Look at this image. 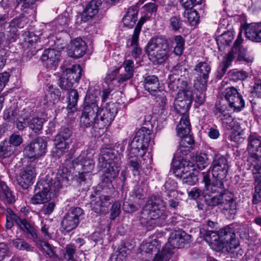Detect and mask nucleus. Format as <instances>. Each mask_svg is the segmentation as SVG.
I'll return each instance as SVG.
<instances>
[{"label":"nucleus","mask_w":261,"mask_h":261,"mask_svg":"<svg viewBox=\"0 0 261 261\" xmlns=\"http://www.w3.org/2000/svg\"><path fill=\"white\" fill-rule=\"evenodd\" d=\"M70 172L67 168L58 169L56 173L48 174L44 179H40L35 186V195L31 197L33 204L44 203L50 200L63 186H67L69 181Z\"/></svg>","instance_id":"1"},{"label":"nucleus","mask_w":261,"mask_h":261,"mask_svg":"<svg viewBox=\"0 0 261 261\" xmlns=\"http://www.w3.org/2000/svg\"><path fill=\"white\" fill-rule=\"evenodd\" d=\"M120 154L112 148H104L98 159L97 167L102 173L101 186L107 187L108 192L112 187V180L118 174Z\"/></svg>","instance_id":"2"},{"label":"nucleus","mask_w":261,"mask_h":261,"mask_svg":"<svg viewBox=\"0 0 261 261\" xmlns=\"http://www.w3.org/2000/svg\"><path fill=\"white\" fill-rule=\"evenodd\" d=\"M149 60L154 65H161L169 58L171 53L168 40L163 37L151 39L146 46Z\"/></svg>","instance_id":"3"},{"label":"nucleus","mask_w":261,"mask_h":261,"mask_svg":"<svg viewBox=\"0 0 261 261\" xmlns=\"http://www.w3.org/2000/svg\"><path fill=\"white\" fill-rule=\"evenodd\" d=\"M146 215H148L150 219H160L161 221H165L167 216L165 202L159 196H150L141 212V220Z\"/></svg>","instance_id":"4"},{"label":"nucleus","mask_w":261,"mask_h":261,"mask_svg":"<svg viewBox=\"0 0 261 261\" xmlns=\"http://www.w3.org/2000/svg\"><path fill=\"white\" fill-rule=\"evenodd\" d=\"M242 42V33L240 32L231 50L229 52L223 60L224 67L222 68L223 73L226 71L231 62L236 58L237 61H243L247 63H251L253 61V57L248 54L246 49L241 45Z\"/></svg>","instance_id":"5"},{"label":"nucleus","mask_w":261,"mask_h":261,"mask_svg":"<svg viewBox=\"0 0 261 261\" xmlns=\"http://www.w3.org/2000/svg\"><path fill=\"white\" fill-rule=\"evenodd\" d=\"M182 85L177 93L174 102V107L177 113L181 115L189 114L193 99V91L191 90L192 83H177Z\"/></svg>","instance_id":"6"},{"label":"nucleus","mask_w":261,"mask_h":261,"mask_svg":"<svg viewBox=\"0 0 261 261\" xmlns=\"http://www.w3.org/2000/svg\"><path fill=\"white\" fill-rule=\"evenodd\" d=\"M99 107L95 100L90 99V97L86 96L84 107L80 118V125L84 127L93 126L97 121Z\"/></svg>","instance_id":"7"},{"label":"nucleus","mask_w":261,"mask_h":261,"mask_svg":"<svg viewBox=\"0 0 261 261\" xmlns=\"http://www.w3.org/2000/svg\"><path fill=\"white\" fill-rule=\"evenodd\" d=\"M150 131L145 127L139 130L136 134L130 144V150L128 154L129 158H133L139 154L140 150L144 151L147 147L150 141Z\"/></svg>","instance_id":"8"},{"label":"nucleus","mask_w":261,"mask_h":261,"mask_svg":"<svg viewBox=\"0 0 261 261\" xmlns=\"http://www.w3.org/2000/svg\"><path fill=\"white\" fill-rule=\"evenodd\" d=\"M99 188L101 190L99 196L91 201V208L93 211L97 214H106L108 213L109 207L111 203L110 201L111 195L113 191V186H112L111 191L108 192L107 187L101 186V182L99 184Z\"/></svg>","instance_id":"9"},{"label":"nucleus","mask_w":261,"mask_h":261,"mask_svg":"<svg viewBox=\"0 0 261 261\" xmlns=\"http://www.w3.org/2000/svg\"><path fill=\"white\" fill-rule=\"evenodd\" d=\"M117 113V109L114 103H107L98 111L95 128L99 129L107 128L111 124Z\"/></svg>","instance_id":"10"},{"label":"nucleus","mask_w":261,"mask_h":261,"mask_svg":"<svg viewBox=\"0 0 261 261\" xmlns=\"http://www.w3.org/2000/svg\"><path fill=\"white\" fill-rule=\"evenodd\" d=\"M47 142L42 137H37L24 148V155L31 161H34L43 155L46 151Z\"/></svg>","instance_id":"11"},{"label":"nucleus","mask_w":261,"mask_h":261,"mask_svg":"<svg viewBox=\"0 0 261 261\" xmlns=\"http://www.w3.org/2000/svg\"><path fill=\"white\" fill-rule=\"evenodd\" d=\"M218 239L222 242L223 247L227 248L228 251L237 248L240 245L239 240L236 237L232 224L220 229L218 231Z\"/></svg>","instance_id":"12"},{"label":"nucleus","mask_w":261,"mask_h":261,"mask_svg":"<svg viewBox=\"0 0 261 261\" xmlns=\"http://www.w3.org/2000/svg\"><path fill=\"white\" fill-rule=\"evenodd\" d=\"M83 214L84 212L80 207L70 208L61 223L62 227L67 232L74 229L80 223V217Z\"/></svg>","instance_id":"13"},{"label":"nucleus","mask_w":261,"mask_h":261,"mask_svg":"<svg viewBox=\"0 0 261 261\" xmlns=\"http://www.w3.org/2000/svg\"><path fill=\"white\" fill-rule=\"evenodd\" d=\"M212 167L213 177L225 178L228 173V165L227 160L224 155L220 154H215Z\"/></svg>","instance_id":"14"},{"label":"nucleus","mask_w":261,"mask_h":261,"mask_svg":"<svg viewBox=\"0 0 261 261\" xmlns=\"http://www.w3.org/2000/svg\"><path fill=\"white\" fill-rule=\"evenodd\" d=\"M224 95L229 106L234 111H240L244 107V100L237 89L233 87L228 88L225 90Z\"/></svg>","instance_id":"15"},{"label":"nucleus","mask_w":261,"mask_h":261,"mask_svg":"<svg viewBox=\"0 0 261 261\" xmlns=\"http://www.w3.org/2000/svg\"><path fill=\"white\" fill-rule=\"evenodd\" d=\"M247 141V150L251 157L256 161H261V137L256 133H251Z\"/></svg>","instance_id":"16"},{"label":"nucleus","mask_w":261,"mask_h":261,"mask_svg":"<svg viewBox=\"0 0 261 261\" xmlns=\"http://www.w3.org/2000/svg\"><path fill=\"white\" fill-rule=\"evenodd\" d=\"M202 181L204 184L207 191L212 193H222L224 191L225 187L223 179L220 178L213 177L211 181L209 172H202Z\"/></svg>","instance_id":"17"},{"label":"nucleus","mask_w":261,"mask_h":261,"mask_svg":"<svg viewBox=\"0 0 261 261\" xmlns=\"http://www.w3.org/2000/svg\"><path fill=\"white\" fill-rule=\"evenodd\" d=\"M61 54L58 50L54 49H45L41 56V60L45 62L47 68L55 69L60 60Z\"/></svg>","instance_id":"18"},{"label":"nucleus","mask_w":261,"mask_h":261,"mask_svg":"<svg viewBox=\"0 0 261 261\" xmlns=\"http://www.w3.org/2000/svg\"><path fill=\"white\" fill-rule=\"evenodd\" d=\"M67 54L69 56L79 58L82 57L86 50V43L81 38H75L71 41L67 47Z\"/></svg>","instance_id":"19"},{"label":"nucleus","mask_w":261,"mask_h":261,"mask_svg":"<svg viewBox=\"0 0 261 261\" xmlns=\"http://www.w3.org/2000/svg\"><path fill=\"white\" fill-rule=\"evenodd\" d=\"M33 115L32 111L29 107H27L22 110L15 108L7 112L4 114V118L9 120H14L16 119H22L24 121H27L30 119Z\"/></svg>","instance_id":"20"},{"label":"nucleus","mask_w":261,"mask_h":261,"mask_svg":"<svg viewBox=\"0 0 261 261\" xmlns=\"http://www.w3.org/2000/svg\"><path fill=\"white\" fill-rule=\"evenodd\" d=\"M35 175V168L28 166L20 173L17 179V182L22 188L27 189L33 184Z\"/></svg>","instance_id":"21"},{"label":"nucleus","mask_w":261,"mask_h":261,"mask_svg":"<svg viewBox=\"0 0 261 261\" xmlns=\"http://www.w3.org/2000/svg\"><path fill=\"white\" fill-rule=\"evenodd\" d=\"M191 239V236L184 231H177L174 234L170 237L169 243L173 248H179L184 247L185 244L189 243Z\"/></svg>","instance_id":"22"},{"label":"nucleus","mask_w":261,"mask_h":261,"mask_svg":"<svg viewBox=\"0 0 261 261\" xmlns=\"http://www.w3.org/2000/svg\"><path fill=\"white\" fill-rule=\"evenodd\" d=\"M102 5L101 0H92L86 6L81 15L82 20L86 21L96 15Z\"/></svg>","instance_id":"23"},{"label":"nucleus","mask_w":261,"mask_h":261,"mask_svg":"<svg viewBox=\"0 0 261 261\" xmlns=\"http://www.w3.org/2000/svg\"><path fill=\"white\" fill-rule=\"evenodd\" d=\"M133 248V246L128 242L122 241L117 251L111 255L110 261H125Z\"/></svg>","instance_id":"24"},{"label":"nucleus","mask_w":261,"mask_h":261,"mask_svg":"<svg viewBox=\"0 0 261 261\" xmlns=\"http://www.w3.org/2000/svg\"><path fill=\"white\" fill-rule=\"evenodd\" d=\"M79 95L77 90L75 89L71 90L68 94L67 97V106L66 108L67 111V118L74 120L75 117L74 114L77 111V103L79 99Z\"/></svg>","instance_id":"25"},{"label":"nucleus","mask_w":261,"mask_h":261,"mask_svg":"<svg viewBox=\"0 0 261 261\" xmlns=\"http://www.w3.org/2000/svg\"><path fill=\"white\" fill-rule=\"evenodd\" d=\"M228 200L227 202L223 203L222 212L226 217L229 219H233L237 213V204L233 198V194L232 193H228Z\"/></svg>","instance_id":"26"},{"label":"nucleus","mask_w":261,"mask_h":261,"mask_svg":"<svg viewBox=\"0 0 261 261\" xmlns=\"http://www.w3.org/2000/svg\"><path fill=\"white\" fill-rule=\"evenodd\" d=\"M82 70L80 65H73L71 69H66L62 74L60 82L77 81L80 80Z\"/></svg>","instance_id":"27"},{"label":"nucleus","mask_w":261,"mask_h":261,"mask_svg":"<svg viewBox=\"0 0 261 261\" xmlns=\"http://www.w3.org/2000/svg\"><path fill=\"white\" fill-rule=\"evenodd\" d=\"M191 130L190 122L189 119V114L181 115L180 121L176 126L177 135L181 137L183 136L189 135Z\"/></svg>","instance_id":"28"},{"label":"nucleus","mask_w":261,"mask_h":261,"mask_svg":"<svg viewBox=\"0 0 261 261\" xmlns=\"http://www.w3.org/2000/svg\"><path fill=\"white\" fill-rule=\"evenodd\" d=\"M122 67L124 69V73L120 75L119 82H125L129 80L134 75V63L130 59H125L123 62Z\"/></svg>","instance_id":"29"},{"label":"nucleus","mask_w":261,"mask_h":261,"mask_svg":"<svg viewBox=\"0 0 261 261\" xmlns=\"http://www.w3.org/2000/svg\"><path fill=\"white\" fill-rule=\"evenodd\" d=\"M0 198L4 202L11 204L15 202V196L6 183L0 181Z\"/></svg>","instance_id":"30"},{"label":"nucleus","mask_w":261,"mask_h":261,"mask_svg":"<svg viewBox=\"0 0 261 261\" xmlns=\"http://www.w3.org/2000/svg\"><path fill=\"white\" fill-rule=\"evenodd\" d=\"M218 120L221 122L222 124H226L231 126V123L233 121V118L229 114L227 111L223 108H217L215 112Z\"/></svg>","instance_id":"31"},{"label":"nucleus","mask_w":261,"mask_h":261,"mask_svg":"<svg viewBox=\"0 0 261 261\" xmlns=\"http://www.w3.org/2000/svg\"><path fill=\"white\" fill-rule=\"evenodd\" d=\"M81 165L83 172L90 173L92 172L95 166V162L90 156H84L80 155L77 159Z\"/></svg>","instance_id":"32"},{"label":"nucleus","mask_w":261,"mask_h":261,"mask_svg":"<svg viewBox=\"0 0 261 261\" xmlns=\"http://www.w3.org/2000/svg\"><path fill=\"white\" fill-rule=\"evenodd\" d=\"M138 11L136 9L130 8L122 19L123 25L129 28H132L137 20Z\"/></svg>","instance_id":"33"},{"label":"nucleus","mask_w":261,"mask_h":261,"mask_svg":"<svg viewBox=\"0 0 261 261\" xmlns=\"http://www.w3.org/2000/svg\"><path fill=\"white\" fill-rule=\"evenodd\" d=\"M246 37L250 40L255 42H260L258 33L257 23H251L247 24L245 28Z\"/></svg>","instance_id":"34"},{"label":"nucleus","mask_w":261,"mask_h":261,"mask_svg":"<svg viewBox=\"0 0 261 261\" xmlns=\"http://www.w3.org/2000/svg\"><path fill=\"white\" fill-rule=\"evenodd\" d=\"M234 35L232 31H228L218 36L216 40L219 49L229 45L234 39Z\"/></svg>","instance_id":"35"},{"label":"nucleus","mask_w":261,"mask_h":261,"mask_svg":"<svg viewBox=\"0 0 261 261\" xmlns=\"http://www.w3.org/2000/svg\"><path fill=\"white\" fill-rule=\"evenodd\" d=\"M6 227L8 229L11 228L14 225L15 222L19 226L23 222V219H20L15 214H14L10 208H7L6 213Z\"/></svg>","instance_id":"36"},{"label":"nucleus","mask_w":261,"mask_h":261,"mask_svg":"<svg viewBox=\"0 0 261 261\" xmlns=\"http://www.w3.org/2000/svg\"><path fill=\"white\" fill-rule=\"evenodd\" d=\"M19 227L25 233L28 234V238L33 240L35 243V241L40 240V239H38L35 228L29 223L25 219H23V222L21 223Z\"/></svg>","instance_id":"37"},{"label":"nucleus","mask_w":261,"mask_h":261,"mask_svg":"<svg viewBox=\"0 0 261 261\" xmlns=\"http://www.w3.org/2000/svg\"><path fill=\"white\" fill-rule=\"evenodd\" d=\"M15 151L14 146L8 144L5 140L0 143V160L11 157Z\"/></svg>","instance_id":"38"},{"label":"nucleus","mask_w":261,"mask_h":261,"mask_svg":"<svg viewBox=\"0 0 261 261\" xmlns=\"http://www.w3.org/2000/svg\"><path fill=\"white\" fill-rule=\"evenodd\" d=\"M194 70L197 75L199 76L200 80H205L208 78L211 67L207 63L201 62L196 65Z\"/></svg>","instance_id":"39"},{"label":"nucleus","mask_w":261,"mask_h":261,"mask_svg":"<svg viewBox=\"0 0 261 261\" xmlns=\"http://www.w3.org/2000/svg\"><path fill=\"white\" fill-rule=\"evenodd\" d=\"M143 86L146 90L154 96L164 90L163 83H144Z\"/></svg>","instance_id":"40"},{"label":"nucleus","mask_w":261,"mask_h":261,"mask_svg":"<svg viewBox=\"0 0 261 261\" xmlns=\"http://www.w3.org/2000/svg\"><path fill=\"white\" fill-rule=\"evenodd\" d=\"M35 245L41 251H45L47 255L50 257H54L55 252L54 247L47 242L42 240L35 241Z\"/></svg>","instance_id":"41"},{"label":"nucleus","mask_w":261,"mask_h":261,"mask_svg":"<svg viewBox=\"0 0 261 261\" xmlns=\"http://www.w3.org/2000/svg\"><path fill=\"white\" fill-rule=\"evenodd\" d=\"M49 89L48 93L45 95L46 103L50 102L55 103L59 100L61 96V93L59 89L54 88L52 85L48 86Z\"/></svg>","instance_id":"42"},{"label":"nucleus","mask_w":261,"mask_h":261,"mask_svg":"<svg viewBox=\"0 0 261 261\" xmlns=\"http://www.w3.org/2000/svg\"><path fill=\"white\" fill-rule=\"evenodd\" d=\"M44 122L43 118L35 117L28 121V125L35 133H38L41 130Z\"/></svg>","instance_id":"43"},{"label":"nucleus","mask_w":261,"mask_h":261,"mask_svg":"<svg viewBox=\"0 0 261 261\" xmlns=\"http://www.w3.org/2000/svg\"><path fill=\"white\" fill-rule=\"evenodd\" d=\"M72 134V130L67 127H61L58 134L56 136L55 141L61 142L68 140Z\"/></svg>","instance_id":"44"},{"label":"nucleus","mask_w":261,"mask_h":261,"mask_svg":"<svg viewBox=\"0 0 261 261\" xmlns=\"http://www.w3.org/2000/svg\"><path fill=\"white\" fill-rule=\"evenodd\" d=\"M159 241L156 239H154L150 242L142 244L141 248L143 251L146 253H150L158 252L159 250Z\"/></svg>","instance_id":"45"},{"label":"nucleus","mask_w":261,"mask_h":261,"mask_svg":"<svg viewBox=\"0 0 261 261\" xmlns=\"http://www.w3.org/2000/svg\"><path fill=\"white\" fill-rule=\"evenodd\" d=\"M164 188L166 189L167 196L169 197H171V193H173V196L177 194L176 189H177V183L173 179L169 178L164 185Z\"/></svg>","instance_id":"46"},{"label":"nucleus","mask_w":261,"mask_h":261,"mask_svg":"<svg viewBox=\"0 0 261 261\" xmlns=\"http://www.w3.org/2000/svg\"><path fill=\"white\" fill-rule=\"evenodd\" d=\"M13 245L15 248L20 250H25L27 252H33L34 247L31 246L24 240L16 239L13 241Z\"/></svg>","instance_id":"47"},{"label":"nucleus","mask_w":261,"mask_h":261,"mask_svg":"<svg viewBox=\"0 0 261 261\" xmlns=\"http://www.w3.org/2000/svg\"><path fill=\"white\" fill-rule=\"evenodd\" d=\"M132 193L134 202L137 203L138 205H141L143 203L145 198L143 189L138 186H136Z\"/></svg>","instance_id":"48"},{"label":"nucleus","mask_w":261,"mask_h":261,"mask_svg":"<svg viewBox=\"0 0 261 261\" xmlns=\"http://www.w3.org/2000/svg\"><path fill=\"white\" fill-rule=\"evenodd\" d=\"M149 18L150 15L145 13L141 16L137 26L135 28L134 34L133 35V41H136L138 37L139 36L142 25L145 23V22L148 20Z\"/></svg>","instance_id":"49"},{"label":"nucleus","mask_w":261,"mask_h":261,"mask_svg":"<svg viewBox=\"0 0 261 261\" xmlns=\"http://www.w3.org/2000/svg\"><path fill=\"white\" fill-rule=\"evenodd\" d=\"M185 17H187L190 25H196L199 22V16L195 10H186L184 13Z\"/></svg>","instance_id":"50"},{"label":"nucleus","mask_w":261,"mask_h":261,"mask_svg":"<svg viewBox=\"0 0 261 261\" xmlns=\"http://www.w3.org/2000/svg\"><path fill=\"white\" fill-rule=\"evenodd\" d=\"M24 17L21 16L19 18H15L12 20L10 22V31L14 33V35L16 34V29L17 28H22L24 24Z\"/></svg>","instance_id":"51"},{"label":"nucleus","mask_w":261,"mask_h":261,"mask_svg":"<svg viewBox=\"0 0 261 261\" xmlns=\"http://www.w3.org/2000/svg\"><path fill=\"white\" fill-rule=\"evenodd\" d=\"M170 244H166L163 248L161 253L156 254L154 258H158L162 261L168 260L172 255L173 252L172 250L170 249Z\"/></svg>","instance_id":"52"},{"label":"nucleus","mask_w":261,"mask_h":261,"mask_svg":"<svg viewBox=\"0 0 261 261\" xmlns=\"http://www.w3.org/2000/svg\"><path fill=\"white\" fill-rule=\"evenodd\" d=\"M174 41L176 43L174 48V53L177 55H180L184 49L185 40L181 36L177 35L175 37Z\"/></svg>","instance_id":"53"},{"label":"nucleus","mask_w":261,"mask_h":261,"mask_svg":"<svg viewBox=\"0 0 261 261\" xmlns=\"http://www.w3.org/2000/svg\"><path fill=\"white\" fill-rule=\"evenodd\" d=\"M223 194H219L218 196H213L205 199L206 204L212 207L223 205Z\"/></svg>","instance_id":"54"},{"label":"nucleus","mask_w":261,"mask_h":261,"mask_svg":"<svg viewBox=\"0 0 261 261\" xmlns=\"http://www.w3.org/2000/svg\"><path fill=\"white\" fill-rule=\"evenodd\" d=\"M196 163L197 167L199 169H204L208 164L207 154L205 153H200L199 155H197L196 156Z\"/></svg>","instance_id":"55"},{"label":"nucleus","mask_w":261,"mask_h":261,"mask_svg":"<svg viewBox=\"0 0 261 261\" xmlns=\"http://www.w3.org/2000/svg\"><path fill=\"white\" fill-rule=\"evenodd\" d=\"M138 39L139 37H138L136 41H133V36L132 38L128 40L127 42V45L133 47L132 51V56L133 58L137 59L140 57L141 54V49L138 46Z\"/></svg>","instance_id":"56"},{"label":"nucleus","mask_w":261,"mask_h":261,"mask_svg":"<svg viewBox=\"0 0 261 261\" xmlns=\"http://www.w3.org/2000/svg\"><path fill=\"white\" fill-rule=\"evenodd\" d=\"M55 144L56 146L55 152L59 157L66 152L68 148V144L65 141H62L61 142L55 141Z\"/></svg>","instance_id":"57"},{"label":"nucleus","mask_w":261,"mask_h":261,"mask_svg":"<svg viewBox=\"0 0 261 261\" xmlns=\"http://www.w3.org/2000/svg\"><path fill=\"white\" fill-rule=\"evenodd\" d=\"M172 170L175 175L180 178L193 170L192 165L184 167H172Z\"/></svg>","instance_id":"58"},{"label":"nucleus","mask_w":261,"mask_h":261,"mask_svg":"<svg viewBox=\"0 0 261 261\" xmlns=\"http://www.w3.org/2000/svg\"><path fill=\"white\" fill-rule=\"evenodd\" d=\"M90 174L88 172L82 171L76 176L75 179L76 181L81 186H85L86 184H88L90 180Z\"/></svg>","instance_id":"59"},{"label":"nucleus","mask_w":261,"mask_h":261,"mask_svg":"<svg viewBox=\"0 0 261 261\" xmlns=\"http://www.w3.org/2000/svg\"><path fill=\"white\" fill-rule=\"evenodd\" d=\"M229 76L231 80L234 81H244L248 77V73L244 71L233 70L229 72Z\"/></svg>","instance_id":"60"},{"label":"nucleus","mask_w":261,"mask_h":261,"mask_svg":"<svg viewBox=\"0 0 261 261\" xmlns=\"http://www.w3.org/2000/svg\"><path fill=\"white\" fill-rule=\"evenodd\" d=\"M65 253L64 254L65 258L69 260H74V255L76 251V247L74 244H69L67 245L65 247Z\"/></svg>","instance_id":"61"},{"label":"nucleus","mask_w":261,"mask_h":261,"mask_svg":"<svg viewBox=\"0 0 261 261\" xmlns=\"http://www.w3.org/2000/svg\"><path fill=\"white\" fill-rule=\"evenodd\" d=\"M191 163L184 158H174L172 162V167H184L191 166Z\"/></svg>","instance_id":"62"},{"label":"nucleus","mask_w":261,"mask_h":261,"mask_svg":"<svg viewBox=\"0 0 261 261\" xmlns=\"http://www.w3.org/2000/svg\"><path fill=\"white\" fill-rule=\"evenodd\" d=\"M252 173L255 179L254 184L261 185V164H254L252 169Z\"/></svg>","instance_id":"63"},{"label":"nucleus","mask_w":261,"mask_h":261,"mask_svg":"<svg viewBox=\"0 0 261 261\" xmlns=\"http://www.w3.org/2000/svg\"><path fill=\"white\" fill-rule=\"evenodd\" d=\"M254 193L252 197V203L257 204L261 202V185L254 184Z\"/></svg>","instance_id":"64"}]
</instances>
